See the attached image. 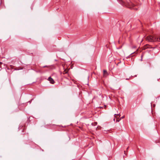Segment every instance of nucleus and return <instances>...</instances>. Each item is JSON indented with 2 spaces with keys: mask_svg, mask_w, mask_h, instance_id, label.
<instances>
[{
  "mask_svg": "<svg viewBox=\"0 0 160 160\" xmlns=\"http://www.w3.org/2000/svg\"><path fill=\"white\" fill-rule=\"evenodd\" d=\"M146 40L150 42H154L157 41V39L155 36H149L146 38Z\"/></svg>",
  "mask_w": 160,
  "mask_h": 160,
  "instance_id": "obj_1",
  "label": "nucleus"
},
{
  "mask_svg": "<svg viewBox=\"0 0 160 160\" xmlns=\"http://www.w3.org/2000/svg\"><path fill=\"white\" fill-rule=\"evenodd\" d=\"M134 4L132 3V2H130V3H128L127 5H126V6L128 8H132L134 7Z\"/></svg>",
  "mask_w": 160,
  "mask_h": 160,
  "instance_id": "obj_2",
  "label": "nucleus"
},
{
  "mask_svg": "<svg viewBox=\"0 0 160 160\" xmlns=\"http://www.w3.org/2000/svg\"><path fill=\"white\" fill-rule=\"evenodd\" d=\"M48 80L50 82V83L51 84H53L55 82L53 79L51 77L48 78Z\"/></svg>",
  "mask_w": 160,
  "mask_h": 160,
  "instance_id": "obj_3",
  "label": "nucleus"
},
{
  "mask_svg": "<svg viewBox=\"0 0 160 160\" xmlns=\"http://www.w3.org/2000/svg\"><path fill=\"white\" fill-rule=\"evenodd\" d=\"M108 75V73L106 70H103V76L104 77H106Z\"/></svg>",
  "mask_w": 160,
  "mask_h": 160,
  "instance_id": "obj_4",
  "label": "nucleus"
},
{
  "mask_svg": "<svg viewBox=\"0 0 160 160\" xmlns=\"http://www.w3.org/2000/svg\"><path fill=\"white\" fill-rule=\"evenodd\" d=\"M68 70H67V69H65V70H64V71H63V74H65L68 73Z\"/></svg>",
  "mask_w": 160,
  "mask_h": 160,
  "instance_id": "obj_5",
  "label": "nucleus"
},
{
  "mask_svg": "<svg viewBox=\"0 0 160 160\" xmlns=\"http://www.w3.org/2000/svg\"><path fill=\"white\" fill-rule=\"evenodd\" d=\"M157 38V41L160 42V37L158 38Z\"/></svg>",
  "mask_w": 160,
  "mask_h": 160,
  "instance_id": "obj_6",
  "label": "nucleus"
},
{
  "mask_svg": "<svg viewBox=\"0 0 160 160\" xmlns=\"http://www.w3.org/2000/svg\"><path fill=\"white\" fill-rule=\"evenodd\" d=\"M114 115H115V117L116 118H117L116 116H118V115H119V114H115Z\"/></svg>",
  "mask_w": 160,
  "mask_h": 160,
  "instance_id": "obj_7",
  "label": "nucleus"
},
{
  "mask_svg": "<svg viewBox=\"0 0 160 160\" xmlns=\"http://www.w3.org/2000/svg\"><path fill=\"white\" fill-rule=\"evenodd\" d=\"M121 119H120L119 120H118V119H117L116 120V121L117 122H119Z\"/></svg>",
  "mask_w": 160,
  "mask_h": 160,
  "instance_id": "obj_8",
  "label": "nucleus"
},
{
  "mask_svg": "<svg viewBox=\"0 0 160 160\" xmlns=\"http://www.w3.org/2000/svg\"><path fill=\"white\" fill-rule=\"evenodd\" d=\"M48 67V66H45L43 67V68H45V67Z\"/></svg>",
  "mask_w": 160,
  "mask_h": 160,
  "instance_id": "obj_9",
  "label": "nucleus"
},
{
  "mask_svg": "<svg viewBox=\"0 0 160 160\" xmlns=\"http://www.w3.org/2000/svg\"><path fill=\"white\" fill-rule=\"evenodd\" d=\"M124 117H124V116H123L121 118H121H124Z\"/></svg>",
  "mask_w": 160,
  "mask_h": 160,
  "instance_id": "obj_10",
  "label": "nucleus"
},
{
  "mask_svg": "<svg viewBox=\"0 0 160 160\" xmlns=\"http://www.w3.org/2000/svg\"><path fill=\"white\" fill-rule=\"evenodd\" d=\"M2 64V63L1 62H0V65Z\"/></svg>",
  "mask_w": 160,
  "mask_h": 160,
  "instance_id": "obj_11",
  "label": "nucleus"
},
{
  "mask_svg": "<svg viewBox=\"0 0 160 160\" xmlns=\"http://www.w3.org/2000/svg\"><path fill=\"white\" fill-rule=\"evenodd\" d=\"M65 78H66V79H69V78H67V77H65Z\"/></svg>",
  "mask_w": 160,
  "mask_h": 160,
  "instance_id": "obj_12",
  "label": "nucleus"
},
{
  "mask_svg": "<svg viewBox=\"0 0 160 160\" xmlns=\"http://www.w3.org/2000/svg\"><path fill=\"white\" fill-rule=\"evenodd\" d=\"M72 80L75 83L74 80Z\"/></svg>",
  "mask_w": 160,
  "mask_h": 160,
  "instance_id": "obj_13",
  "label": "nucleus"
}]
</instances>
